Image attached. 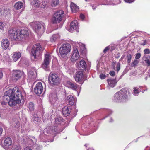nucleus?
I'll return each mask as SVG.
<instances>
[{
	"label": "nucleus",
	"mask_w": 150,
	"mask_h": 150,
	"mask_svg": "<svg viewBox=\"0 0 150 150\" xmlns=\"http://www.w3.org/2000/svg\"><path fill=\"white\" fill-rule=\"evenodd\" d=\"M7 37L12 40L16 41H21L28 38L29 32L27 29L14 30L9 29L6 33Z\"/></svg>",
	"instance_id": "nucleus-1"
},
{
	"label": "nucleus",
	"mask_w": 150,
	"mask_h": 150,
	"mask_svg": "<svg viewBox=\"0 0 150 150\" xmlns=\"http://www.w3.org/2000/svg\"><path fill=\"white\" fill-rule=\"evenodd\" d=\"M25 95V93L24 92H21L18 88L15 87L13 89H10L6 91L4 96V99H7L9 96L24 103V97Z\"/></svg>",
	"instance_id": "nucleus-2"
},
{
	"label": "nucleus",
	"mask_w": 150,
	"mask_h": 150,
	"mask_svg": "<svg viewBox=\"0 0 150 150\" xmlns=\"http://www.w3.org/2000/svg\"><path fill=\"white\" fill-rule=\"evenodd\" d=\"M130 92L127 88H123L115 94L113 100L117 102L126 101L129 99Z\"/></svg>",
	"instance_id": "nucleus-3"
},
{
	"label": "nucleus",
	"mask_w": 150,
	"mask_h": 150,
	"mask_svg": "<svg viewBox=\"0 0 150 150\" xmlns=\"http://www.w3.org/2000/svg\"><path fill=\"white\" fill-rule=\"evenodd\" d=\"M42 53V47L39 44L34 45L31 50V59L37 60Z\"/></svg>",
	"instance_id": "nucleus-4"
},
{
	"label": "nucleus",
	"mask_w": 150,
	"mask_h": 150,
	"mask_svg": "<svg viewBox=\"0 0 150 150\" xmlns=\"http://www.w3.org/2000/svg\"><path fill=\"white\" fill-rule=\"evenodd\" d=\"M32 28L38 35H41L45 31V26L42 22H35L31 23Z\"/></svg>",
	"instance_id": "nucleus-5"
},
{
	"label": "nucleus",
	"mask_w": 150,
	"mask_h": 150,
	"mask_svg": "<svg viewBox=\"0 0 150 150\" xmlns=\"http://www.w3.org/2000/svg\"><path fill=\"white\" fill-rule=\"evenodd\" d=\"M71 47V45L69 43L62 44L59 50L61 56L63 57H66L67 54L70 51Z\"/></svg>",
	"instance_id": "nucleus-6"
},
{
	"label": "nucleus",
	"mask_w": 150,
	"mask_h": 150,
	"mask_svg": "<svg viewBox=\"0 0 150 150\" xmlns=\"http://www.w3.org/2000/svg\"><path fill=\"white\" fill-rule=\"evenodd\" d=\"M64 12L62 10H59L55 13L52 19V22L53 24L60 23L64 16Z\"/></svg>",
	"instance_id": "nucleus-7"
},
{
	"label": "nucleus",
	"mask_w": 150,
	"mask_h": 150,
	"mask_svg": "<svg viewBox=\"0 0 150 150\" xmlns=\"http://www.w3.org/2000/svg\"><path fill=\"white\" fill-rule=\"evenodd\" d=\"M51 54L48 52L45 55L44 61L42 64V67L46 71H47L48 67L51 61Z\"/></svg>",
	"instance_id": "nucleus-8"
},
{
	"label": "nucleus",
	"mask_w": 150,
	"mask_h": 150,
	"mask_svg": "<svg viewBox=\"0 0 150 150\" xmlns=\"http://www.w3.org/2000/svg\"><path fill=\"white\" fill-rule=\"evenodd\" d=\"M49 79L52 84L57 85L60 82V79L58 75L54 73H50Z\"/></svg>",
	"instance_id": "nucleus-9"
},
{
	"label": "nucleus",
	"mask_w": 150,
	"mask_h": 150,
	"mask_svg": "<svg viewBox=\"0 0 150 150\" xmlns=\"http://www.w3.org/2000/svg\"><path fill=\"white\" fill-rule=\"evenodd\" d=\"M59 131L57 130V127L55 126H49L47 127L44 130V134H45V133H46L48 134H55L57 133H59Z\"/></svg>",
	"instance_id": "nucleus-10"
},
{
	"label": "nucleus",
	"mask_w": 150,
	"mask_h": 150,
	"mask_svg": "<svg viewBox=\"0 0 150 150\" xmlns=\"http://www.w3.org/2000/svg\"><path fill=\"white\" fill-rule=\"evenodd\" d=\"M79 57V54L78 50L76 47H74L72 52L71 60L73 62H75Z\"/></svg>",
	"instance_id": "nucleus-11"
},
{
	"label": "nucleus",
	"mask_w": 150,
	"mask_h": 150,
	"mask_svg": "<svg viewBox=\"0 0 150 150\" xmlns=\"http://www.w3.org/2000/svg\"><path fill=\"white\" fill-rule=\"evenodd\" d=\"M8 104L10 106L13 107L17 104H18L19 105L23 104L24 103L23 101H20L19 100L15 99V98L9 96H8Z\"/></svg>",
	"instance_id": "nucleus-12"
},
{
	"label": "nucleus",
	"mask_w": 150,
	"mask_h": 150,
	"mask_svg": "<svg viewBox=\"0 0 150 150\" xmlns=\"http://www.w3.org/2000/svg\"><path fill=\"white\" fill-rule=\"evenodd\" d=\"M84 76L81 71H79L76 73L75 76L76 81L79 83L83 84L84 82Z\"/></svg>",
	"instance_id": "nucleus-13"
},
{
	"label": "nucleus",
	"mask_w": 150,
	"mask_h": 150,
	"mask_svg": "<svg viewBox=\"0 0 150 150\" xmlns=\"http://www.w3.org/2000/svg\"><path fill=\"white\" fill-rule=\"evenodd\" d=\"M12 141L11 138L8 137L4 139V141L3 148L6 150H10L12 145Z\"/></svg>",
	"instance_id": "nucleus-14"
},
{
	"label": "nucleus",
	"mask_w": 150,
	"mask_h": 150,
	"mask_svg": "<svg viewBox=\"0 0 150 150\" xmlns=\"http://www.w3.org/2000/svg\"><path fill=\"white\" fill-rule=\"evenodd\" d=\"M43 88L41 82H38L36 85L34 89L35 93L38 96L43 92Z\"/></svg>",
	"instance_id": "nucleus-15"
},
{
	"label": "nucleus",
	"mask_w": 150,
	"mask_h": 150,
	"mask_svg": "<svg viewBox=\"0 0 150 150\" xmlns=\"http://www.w3.org/2000/svg\"><path fill=\"white\" fill-rule=\"evenodd\" d=\"M24 72L19 70H15L13 71L12 78L13 79L17 80L20 78L22 75H23Z\"/></svg>",
	"instance_id": "nucleus-16"
},
{
	"label": "nucleus",
	"mask_w": 150,
	"mask_h": 150,
	"mask_svg": "<svg viewBox=\"0 0 150 150\" xmlns=\"http://www.w3.org/2000/svg\"><path fill=\"white\" fill-rule=\"evenodd\" d=\"M66 86L74 90L77 91L79 88V86L76 83L70 81H67L66 84Z\"/></svg>",
	"instance_id": "nucleus-17"
},
{
	"label": "nucleus",
	"mask_w": 150,
	"mask_h": 150,
	"mask_svg": "<svg viewBox=\"0 0 150 150\" xmlns=\"http://www.w3.org/2000/svg\"><path fill=\"white\" fill-rule=\"evenodd\" d=\"M79 27L78 23L77 21H74L71 23L70 25V28L69 31L70 32H72L74 30L77 32H79Z\"/></svg>",
	"instance_id": "nucleus-18"
},
{
	"label": "nucleus",
	"mask_w": 150,
	"mask_h": 150,
	"mask_svg": "<svg viewBox=\"0 0 150 150\" xmlns=\"http://www.w3.org/2000/svg\"><path fill=\"white\" fill-rule=\"evenodd\" d=\"M76 66L79 70H83L86 68V64L84 60H81L76 64Z\"/></svg>",
	"instance_id": "nucleus-19"
},
{
	"label": "nucleus",
	"mask_w": 150,
	"mask_h": 150,
	"mask_svg": "<svg viewBox=\"0 0 150 150\" xmlns=\"http://www.w3.org/2000/svg\"><path fill=\"white\" fill-rule=\"evenodd\" d=\"M57 95L56 93H51L50 95V101L52 105L54 104V105L56 106L57 104Z\"/></svg>",
	"instance_id": "nucleus-20"
},
{
	"label": "nucleus",
	"mask_w": 150,
	"mask_h": 150,
	"mask_svg": "<svg viewBox=\"0 0 150 150\" xmlns=\"http://www.w3.org/2000/svg\"><path fill=\"white\" fill-rule=\"evenodd\" d=\"M23 140L24 141V143L29 145H32L36 143L37 142V140L34 137H31L30 138H26V140L25 138H23Z\"/></svg>",
	"instance_id": "nucleus-21"
},
{
	"label": "nucleus",
	"mask_w": 150,
	"mask_h": 150,
	"mask_svg": "<svg viewBox=\"0 0 150 150\" xmlns=\"http://www.w3.org/2000/svg\"><path fill=\"white\" fill-rule=\"evenodd\" d=\"M67 101L69 104L70 105L75 104L76 102V98H75L72 95H70L67 96L66 99Z\"/></svg>",
	"instance_id": "nucleus-22"
},
{
	"label": "nucleus",
	"mask_w": 150,
	"mask_h": 150,
	"mask_svg": "<svg viewBox=\"0 0 150 150\" xmlns=\"http://www.w3.org/2000/svg\"><path fill=\"white\" fill-rule=\"evenodd\" d=\"M62 113L64 115L67 117L68 116L71 112V108L69 106H65L62 108Z\"/></svg>",
	"instance_id": "nucleus-23"
},
{
	"label": "nucleus",
	"mask_w": 150,
	"mask_h": 150,
	"mask_svg": "<svg viewBox=\"0 0 150 150\" xmlns=\"http://www.w3.org/2000/svg\"><path fill=\"white\" fill-rule=\"evenodd\" d=\"M107 82L109 86H108V87H109L110 86L112 88H113L116 85L117 81L115 79H110L107 80Z\"/></svg>",
	"instance_id": "nucleus-24"
},
{
	"label": "nucleus",
	"mask_w": 150,
	"mask_h": 150,
	"mask_svg": "<svg viewBox=\"0 0 150 150\" xmlns=\"http://www.w3.org/2000/svg\"><path fill=\"white\" fill-rule=\"evenodd\" d=\"M60 36L58 33L53 34L50 38V42L52 43L57 42L59 40Z\"/></svg>",
	"instance_id": "nucleus-25"
},
{
	"label": "nucleus",
	"mask_w": 150,
	"mask_h": 150,
	"mask_svg": "<svg viewBox=\"0 0 150 150\" xmlns=\"http://www.w3.org/2000/svg\"><path fill=\"white\" fill-rule=\"evenodd\" d=\"M1 47L4 49H6L9 46V42L7 39H3L1 42Z\"/></svg>",
	"instance_id": "nucleus-26"
},
{
	"label": "nucleus",
	"mask_w": 150,
	"mask_h": 150,
	"mask_svg": "<svg viewBox=\"0 0 150 150\" xmlns=\"http://www.w3.org/2000/svg\"><path fill=\"white\" fill-rule=\"evenodd\" d=\"M125 54L126 56V59L127 60V63L128 64H129L130 63L133 54L130 51H127V52L125 53Z\"/></svg>",
	"instance_id": "nucleus-27"
},
{
	"label": "nucleus",
	"mask_w": 150,
	"mask_h": 150,
	"mask_svg": "<svg viewBox=\"0 0 150 150\" xmlns=\"http://www.w3.org/2000/svg\"><path fill=\"white\" fill-rule=\"evenodd\" d=\"M21 53L19 52H14L13 54L12 58L14 62L16 61L21 57Z\"/></svg>",
	"instance_id": "nucleus-28"
},
{
	"label": "nucleus",
	"mask_w": 150,
	"mask_h": 150,
	"mask_svg": "<svg viewBox=\"0 0 150 150\" xmlns=\"http://www.w3.org/2000/svg\"><path fill=\"white\" fill-rule=\"evenodd\" d=\"M70 6L71 11L73 13H75L79 10V7L76 4L73 2L71 3Z\"/></svg>",
	"instance_id": "nucleus-29"
},
{
	"label": "nucleus",
	"mask_w": 150,
	"mask_h": 150,
	"mask_svg": "<svg viewBox=\"0 0 150 150\" xmlns=\"http://www.w3.org/2000/svg\"><path fill=\"white\" fill-rule=\"evenodd\" d=\"M0 11L1 14L5 16H9L10 14V11L7 8H5L3 10L0 9Z\"/></svg>",
	"instance_id": "nucleus-30"
},
{
	"label": "nucleus",
	"mask_w": 150,
	"mask_h": 150,
	"mask_svg": "<svg viewBox=\"0 0 150 150\" xmlns=\"http://www.w3.org/2000/svg\"><path fill=\"white\" fill-rule=\"evenodd\" d=\"M28 76L29 78H30L31 80H33L35 79L36 77V73L35 72V73L32 71H30L28 72Z\"/></svg>",
	"instance_id": "nucleus-31"
},
{
	"label": "nucleus",
	"mask_w": 150,
	"mask_h": 150,
	"mask_svg": "<svg viewBox=\"0 0 150 150\" xmlns=\"http://www.w3.org/2000/svg\"><path fill=\"white\" fill-rule=\"evenodd\" d=\"M120 64L119 62L116 63V62H113L112 63V67L113 69L115 70H116L118 72L120 69Z\"/></svg>",
	"instance_id": "nucleus-32"
},
{
	"label": "nucleus",
	"mask_w": 150,
	"mask_h": 150,
	"mask_svg": "<svg viewBox=\"0 0 150 150\" xmlns=\"http://www.w3.org/2000/svg\"><path fill=\"white\" fill-rule=\"evenodd\" d=\"M23 6V3L21 2H18L15 4L14 7L16 10L19 9Z\"/></svg>",
	"instance_id": "nucleus-33"
},
{
	"label": "nucleus",
	"mask_w": 150,
	"mask_h": 150,
	"mask_svg": "<svg viewBox=\"0 0 150 150\" xmlns=\"http://www.w3.org/2000/svg\"><path fill=\"white\" fill-rule=\"evenodd\" d=\"M33 6L38 7L40 4V2L39 0H33L31 3Z\"/></svg>",
	"instance_id": "nucleus-34"
},
{
	"label": "nucleus",
	"mask_w": 150,
	"mask_h": 150,
	"mask_svg": "<svg viewBox=\"0 0 150 150\" xmlns=\"http://www.w3.org/2000/svg\"><path fill=\"white\" fill-rule=\"evenodd\" d=\"M143 59L146 62L148 66L150 65V57L145 55L143 57Z\"/></svg>",
	"instance_id": "nucleus-35"
},
{
	"label": "nucleus",
	"mask_w": 150,
	"mask_h": 150,
	"mask_svg": "<svg viewBox=\"0 0 150 150\" xmlns=\"http://www.w3.org/2000/svg\"><path fill=\"white\" fill-rule=\"evenodd\" d=\"M27 107L30 111H32L34 110V105L33 103H29L27 105Z\"/></svg>",
	"instance_id": "nucleus-36"
},
{
	"label": "nucleus",
	"mask_w": 150,
	"mask_h": 150,
	"mask_svg": "<svg viewBox=\"0 0 150 150\" xmlns=\"http://www.w3.org/2000/svg\"><path fill=\"white\" fill-rule=\"evenodd\" d=\"M10 148V150H21V147L19 145H13Z\"/></svg>",
	"instance_id": "nucleus-37"
},
{
	"label": "nucleus",
	"mask_w": 150,
	"mask_h": 150,
	"mask_svg": "<svg viewBox=\"0 0 150 150\" xmlns=\"http://www.w3.org/2000/svg\"><path fill=\"white\" fill-rule=\"evenodd\" d=\"M139 88L137 87H135L134 88L132 93L135 96H138L139 93Z\"/></svg>",
	"instance_id": "nucleus-38"
},
{
	"label": "nucleus",
	"mask_w": 150,
	"mask_h": 150,
	"mask_svg": "<svg viewBox=\"0 0 150 150\" xmlns=\"http://www.w3.org/2000/svg\"><path fill=\"white\" fill-rule=\"evenodd\" d=\"M63 118L61 117H58L55 119V123L59 124L62 122H63Z\"/></svg>",
	"instance_id": "nucleus-39"
},
{
	"label": "nucleus",
	"mask_w": 150,
	"mask_h": 150,
	"mask_svg": "<svg viewBox=\"0 0 150 150\" xmlns=\"http://www.w3.org/2000/svg\"><path fill=\"white\" fill-rule=\"evenodd\" d=\"M59 3V0H52L51 2V5L52 6H55L58 4Z\"/></svg>",
	"instance_id": "nucleus-40"
},
{
	"label": "nucleus",
	"mask_w": 150,
	"mask_h": 150,
	"mask_svg": "<svg viewBox=\"0 0 150 150\" xmlns=\"http://www.w3.org/2000/svg\"><path fill=\"white\" fill-rule=\"evenodd\" d=\"M76 45L77 46L78 45L79 46V47H81V49H82L83 50H84L85 49V45L82 43L77 42L76 44Z\"/></svg>",
	"instance_id": "nucleus-41"
},
{
	"label": "nucleus",
	"mask_w": 150,
	"mask_h": 150,
	"mask_svg": "<svg viewBox=\"0 0 150 150\" xmlns=\"http://www.w3.org/2000/svg\"><path fill=\"white\" fill-rule=\"evenodd\" d=\"M3 101L1 102V104L2 106H4L5 105H6L8 104V98L7 99H6L4 100V96L3 97Z\"/></svg>",
	"instance_id": "nucleus-42"
},
{
	"label": "nucleus",
	"mask_w": 150,
	"mask_h": 150,
	"mask_svg": "<svg viewBox=\"0 0 150 150\" xmlns=\"http://www.w3.org/2000/svg\"><path fill=\"white\" fill-rule=\"evenodd\" d=\"M139 61L137 59H135L133 62L131 63V65L132 67H134L136 66L138 63Z\"/></svg>",
	"instance_id": "nucleus-43"
},
{
	"label": "nucleus",
	"mask_w": 150,
	"mask_h": 150,
	"mask_svg": "<svg viewBox=\"0 0 150 150\" xmlns=\"http://www.w3.org/2000/svg\"><path fill=\"white\" fill-rule=\"evenodd\" d=\"M144 53L145 54H148L150 53V50L149 49L146 48L144 50Z\"/></svg>",
	"instance_id": "nucleus-44"
},
{
	"label": "nucleus",
	"mask_w": 150,
	"mask_h": 150,
	"mask_svg": "<svg viewBox=\"0 0 150 150\" xmlns=\"http://www.w3.org/2000/svg\"><path fill=\"white\" fill-rule=\"evenodd\" d=\"M141 56V54L140 53H137L135 55V58L136 59H139Z\"/></svg>",
	"instance_id": "nucleus-45"
},
{
	"label": "nucleus",
	"mask_w": 150,
	"mask_h": 150,
	"mask_svg": "<svg viewBox=\"0 0 150 150\" xmlns=\"http://www.w3.org/2000/svg\"><path fill=\"white\" fill-rule=\"evenodd\" d=\"M99 77L101 79H103L106 77V76L105 74H102L99 75Z\"/></svg>",
	"instance_id": "nucleus-46"
},
{
	"label": "nucleus",
	"mask_w": 150,
	"mask_h": 150,
	"mask_svg": "<svg viewBox=\"0 0 150 150\" xmlns=\"http://www.w3.org/2000/svg\"><path fill=\"white\" fill-rule=\"evenodd\" d=\"M5 26V25L3 23L0 21V29H3Z\"/></svg>",
	"instance_id": "nucleus-47"
},
{
	"label": "nucleus",
	"mask_w": 150,
	"mask_h": 150,
	"mask_svg": "<svg viewBox=\"0 0 150 150\" xmlns=\"http://www.w3.org/2000/svg\"><path fill=\"white\" fill-rule=\"evenodd\" d=\"M109 74L112 76H115V72L112 71H110Z\"/></svg>",
	"instance_id": "nucleus-48"
},
{
	"label": "nucleus",
	"mask_w": 150,
	"mask_h": 150,
	"mask_svg": "<svg viewBox=\"0 0 150 150\" xmlns=\"http://www.w3.org/2000/svg\"><path fill=\"white\" fill-rule=\"evenodd\" d=\"M108 115L106 116H105V117L103 118V119H104L105 118L107 117L108 116L110 115L112 113V111L111 110H108Z\"/></svg>",
	"instance_id": "nucleus-49"
},
{
	"label": "nucleus",
	"mask_w": 150,
	"mask_h": 150,
	"mask_svg": "<svg viewBox=\"0 0 150 150\" xmlns=\"http://www.w3.org/2000/svg\"><path fill=\"white\" fill-rule=\"evenodd\" d=\"M79 17L80 19H81L82 20H83L85 17L84 15L82 14H81Z\"/></svg>",
	"instance_id": "nucleus-50"
},
{
	"label": "nucleus",
	"mask_w": 150,
	"mask_h": 150,
	"mask_svg": "<svg viewBox=\"0 0 150 150\" xmlns=\"http://www.w3.org/2000/svg\"><path fill=\"white\" fill-rule=\"evenodd\" d=\"M33 119V120L34 122H38L40 121V119L38 117H35V118H34Z\"/></svg>",
	"instance_id": "nucleus-51"
},
{
	"label": "nucleus",
	"mask_w": 150,
	"mask_h": 150,
	"mask_svg": "<svg viewBox=\"0 0 150 150\" xmlns=\"http://www.w3.org/2000/svg\"><path fill=\"white\" fill-rule=\"evenodd\" d=\"M124 1L126 2L131 3L134 2V0H124Z\"/></svg>",
	"instance_id": "nucleus-52"
},
{
	"label": "nucleus",
	"mask_w": 150,
	"mask_h": 150,
	"mask_svg": "<svg viewBox=\"0 0 150 150\" xmlns=\"http://www.w3.org/2000/svg\"><path fill=\"white\" fill-rule=\"evenodd\" d=\"M109 50L108 47H106L103 50V52L105 53Z\"/></svg>",
	"instance_id": "nucleus-53"
},
{
	"label": "nucleus",
	"mask_w": 150,
	"mask_h": 150,
	"mask_svg": "<svg viewBox=\"0 0 150 150\" xmlns=\"http://www.w3.org/2000/svg\"><path fill=\"white\" fill-rule=\"evenodd\" d=\"M147 42V40H145L143 41V42L142 43H141V45H142L143 46H144L146 44Z\"/></svg>",
	"instance_id": "nucleus-54"
},
{
	"label": "nucleus",
	"mask_w": 150,
	"mask_h": 150,
	"mask_svg": "<svg viewBox=\"0 0 150 150\" xmlns=\"http://www.w3.org/2000/svg\"><path fill=\"white\" fill-rule=\"evenodd\" d=\"M3 131V129L1 126H0V136H1L2 132Z\"/></svg>",
	"instance_id": "nucleus-55"
},
{
	"label": "nucleus",
	"mask_w": 150,
	"mask_h": 150,
	"mask_svg": "<svg viewBox=\"0 0 150 150\" xmlns=\"http://www.w3.org/2000/svg\"><path fill=\"white\" fill-rule=\"evenodd\" d=\"M24 150H32L31 148L28 147H25L24 149Z\"/></svg>",
	"instance_id": "nucleus-56"
},
{
	"label": "nucleus",
	"mask_w": 150,
	"mask_h": 150,
	"mask_svg": "<svg viewBox=\"0 0 150 150\" xmlns=\"http://www.w3.org/2000/svg\"><path fill=\"white\" fill-rule=\"evenodd\" d=\"M125 55H122V56L121 57L120 59L119 60V61H122L123 60V59L125 57Z\"/></svg>",
	"instance_id": "nucleus-57"
},
{
	"label": "nucleus",
	"mask_w": 150,
	"mask_h": 150,
	"mask_svg": "<svg viewBox=\"0 0 150 150\" xmlns=\"http://www.w3.org/2000/svg\"><path fill=\"white\" fill-rule=\"evenodd\" d=\"M3 74L2 71L0 70V79L3 76Z\"/></svg>",
	"instance_id": "nucleus-58"
},
{
	"label": "nucleus",
	"mask_w": 150,
	"mask_h": 150,
	"mask_svg": "<svg viewBox=\"0 0 150 150\" xmlns=\"http://www.w3.org/2000/svg\"><path fill=\"white\" fill-rule=\"evenodd\" d=\"M74 117L76 116V113H77V110H76V109H75L74 110Z\"/></svg>",
	"instance_id": "nucleus-59"
},
{
	"label": "nucleus",
	"mask_w": 150,
	"mask_h": 150,
	"mask_svg": "<svg viewBox=\"0 0 150 150\" xmlns=\"http://www.w3.org/2000/svg\"><path fill=\"white\" fill-rule=\"evenodd\" d=\"M41 147L40 146H38L36 147V150H40Z\"/></svg>",
	"instance_id": "nucleus-60"
},
{
	"label": "nucleus",
	"mask_w": 150,
	"mask_h": 150,
	"mask_svg": "<svg viewBox=\"0 0 150 150\" xmlns=\"http://www.w3.org/2000/svg\"><path fill=\"white\" fill-rule=\"evenodd\" d=\"M38 117V116L36 114H35L33 115V119L35 118V117Z\"/></svg>",
	"instance_id": "nucleus-61"
},
{
	"label": "nucleus",
	"mask_w": 150,
	"mask_h": 150,
	"mask_svg": "<svg viewBox=\"0 0 150 150\" xmlns=\"http://www.w3.org/2000/svg\"><path fill=\"white\" fill-rule=\"evenodd\" d=\"M96 7V6L94 5H93V6H92V8L94 10L95 9Z\"/></svg>",
	"instance_id": "nucleus-62"
},
{
	"label": "nucleus",
	"mask_w": 150,
	"mask_h": 150,
	"mask_svg": "<svg viewBox=\"0 0 150 150\" xmlns=\"http://www.w3.org/2000/svg\"><path fill=\"white\" fill-rule=\"evenodd\" d=\"M119 53H118V54H117V56H115V57L117 58H118L119 57H120V56L119 55Z\"/></svg>",
	"instance_id": "nucleus-63"
},
{
	"label": "nucleus",
	"mask_w": 150,
	"mask_h": 150,
	"mask_svg": "<svg viewBox=\"0 0 150 150\" xmlns=\"http://www.w3.org/2000/svg\"><path fill=\"white\" fill-rule=\"evenodd\" d=\"M113 121V120L112 118H111L109 121L110 122H111Z\"/></svg>",
	"instance_id": "nucleus-64"
}]
</instances>
